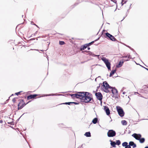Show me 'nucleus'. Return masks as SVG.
<instances>
[{"instance_id": "e433bc0d", "label": "nucleus", "mask_w": 148, "mask_h": 148, "mask_svg": "<svg viewBox=\"0 0 148 148\" xmlns=\"http://www.w3.org/2000/svg\"><path fill=\"white\" fill-rule=\"evenodd\" d=\"M12 101H13V102H15L16 101L15 98H14L13 99H12Z\"/></svg>"}, {"instance_id": "ddd939ff", "label": "nucleus", "mask_w": 148, "mask_h": 148, "mask_svg": "<svg viewBox=\"0 0 148 148\" xmlns=\"http://www.w3.org/2000/svg\"><path fill=\"white\" fill-rule=\"evenodd\" d=\"M37 96V94H34L33 95H30L28 96L27 97V99L29 100L32 98H34L36 97Z\"/></svg>"}, {"instance_id": "c03bdc74", "label": "nucleus", "mask_w": 148, "mask_h": 148, "mask_svg": "<svg viewBox=\"0 0 148 148\" xmlns=\"http://www.w3.org/2000/svg\"><path fill=\"white\" fill-rule=\"evenodd\" d=\"M34 39H35L34 38H33V39H31L30 40H34Z\"/></svg>"}, {"instance_id": "f257e3e1", "label": "nucleus", "mask_w": 148, "mask_h": 148, "mask_svg": "<svg viewBox=\"0 0 148 148\" xmlns=\"http://www.w3.org/2000/svg\"><path fill=\"white\" fill-rule=\"evenodd\" d=\"M92 95L89 92H81L80 99L84 102L87 103L90 101L92 103L93 101L92 100Z\"/></svg>"}, {"instance_id": "c756f323", "label": "nucleus", "mask_w": 148, "mask_h": 148, "mask_svg": "<svg viewBox=\"0 0 148 148\" xmlns=\"http://www.w3.org/2000/svg\"><path fill=\"white\" fill-rule=\"evenodd\" d=\"M125 148H131V147L130 146V145H127L125 147Z\"/></svg>"}, {"instance_id": "72a5a7b5", "label": "nucleus", "mask_w": 148, "mask_h": 148, "mask_svg": "<svg viewBox=\"0 0 148 148\" xmlns=\"http://www.w3.org/2000/svg\"><path fill=\"white\" fill-rule=\"evenodd\" d=\"M113 2L115 3H116L117 2V1L116 0H111Z\"/></svg>"}, {"instance_id": "cd10ccee", "label": "nucleus", "mask_w": 148, "mask_h": 148, "mask_svg": "<svg viewBox=\"0 0 148 148\" xmlns=\"http://www.w3.org/2000/svg\"><path fill=\"white\" fill-rule=\"evenodd\" d=\"M59 44L60 45H63L64 44V42L62 41H60Z\"/></svg>"}, {"instance_id": "7ed1b4c3", "label": "nucleus", "mask_w": 148, "mask_h": 148, "mask_svg": "<svg viewBox=\"0 0 148 148\" xmlns=\"http://www.w3.org/2000/svg\"><path fill=\"white\" fill-rule=\"evenodd\" d=\"M102 60L105 64L109 70H110L111 69V64L109 62L108 60L105 57H102L101 58Z\"/></svg>"}, {"instance_id": "c85d7f7f", "label": "nucleus", "mask_w": 148, "mask_h": 148, "mask_svg": "<svg viewBox=\"0 0 148 148\" xmlns=\"http://www.w3.org/2000/svg\"><path fill=\"white\" fill-rule=\"evenodd\" d=\"M91 56L93 57H95V56H99V55H96L93 53H92L91 55Z\"/></svg>"}, {"instance_id": "58836bf2", "label": "nucleus", "mask_w": 148, "mask_h": 148, "mask_svg": "<svg viewBox=\"0 0 148 148\" xmlns=\"http://www.w3.org/2000/svg\"><path fill=\"white\" fill-rule=\"evenodd\" d=\"M72 103H72V104L73 103H74L75 104H77L78 103H76V102H72Z\"/></svg>"}, {"instance_id": "de8ad7c7", "label": "nucleus", "mask_w": 148, "mask_h": 148, "mask_svg": "<svg viewBox=\"0 0 148 148\" xmlns=\"http://www.w3.org/2000/svg\"><path fill=\"white\" fill-rule=\"evenodd\" d=\"M123 94H125V92H123Z\"/></svg>"}, {"instance_id": "f8f14e48", "label": "nucleus", "mask_w": 148, "mask_h": 148, "mask_svg": "<svg viewBox=\"0 0 148 148\" xmlns=\"http://www.w3.org/2000/svg\"><path fill=\"white\" fill-rule=\"evenodd\" d=\"M104 110L105 111L107 114L108 115L110 114V111L108 108L106 106H104Z\"/></svg>"}, {"instance_id": "2f4dec72", "label": "nucleus", "mask_w": 148, "mask_h": 148, "mask_svg": "<svg viewBox=\"0 0 148 148\" xmlns=\"http://www.w3.org/2000/svg\"><path fill=\"white\" fill-rule=\"evenodd\" d=\"M128 58H130L131 59L132 58L131 56L129 54H128Z\"/></svg>"}, {"instance_id": "4d7b16f0", "label": "nucleus", "mask_w": 148, "mask_h": 148, "mask_svg": "<svg viewBox=\"0 0 148 148\" xmlns=\"http://www.w3.org/2000/svg\"><path fill=\"white\" fill-rule=\"evenodd\" d=\"M0 122H1H1H2V121H0Z\"/></svg>"}, {"instance_id": "2eb2a0df", "label": "nucleus", "mask_w": 148, "mask_h": 148, "mask_svg": "<svg viewBox=\"0 0 148 148\" xmlns=\"http://www.w3.org/2000/svg\"><path fill=\"white\" fill-rule=\"evenodd\" d=\"M129 145H130V146H132L133 148L136 147V144L132 141L130 142L129 143Z\"/></svg>"}, {"instance_id": "412c9836", "label": "nucleus", "mask_w": 148, "mask_h": 148, "mask_svg": "<svg viewBox=\"0 0 148 148\" xmlns=\"http://www.w3.org/2000/svg\"><path fill=\"white\" fill-rule=\"evenodd\" d=\"M139 140L140 143H143L145 141V139L144 138H140Z\"/></svg>"}, {"instance_id": "9d476101", "label": "nucleus", "mask_w": 148, "mask_h": 148, "mask_svg": "<svg viewBox=\"0 0 148 148\" xmlns=\"http://www.w3.org/2000/svg\"><path fill=\"white\" fill-rule=\"evenodd\" d=\"M111 91L113 95H115L116 96L118 95V92L117 90L115 88L112 87V88H110Z\"/></svg>"}, {"instance_id": "9b49d317", "label": "nucleus", "mask_w": 148, "mask_h": 148, "mask_svg": "<svg viewBox=\"0 0 148 148\" xmlns=\"http://www.w3.org/2000/svg\"><path fill=\"white\" fill-rule=\"evenodd\" d=\"M132 136L134 138L136 139L139 140L141 137V135L140 134H134L132 135Z\"/></svg>"}, {"instance_id": "4c0bfd02", "label": "nucleus", "mask_w": 148, "mask_h": 148, "mask_svg": "<svg viewBox=\"0 0 148 148\" xmlns=\"http://www.w3.org/2000/svg\"><path fill=\"white\" fill-rule=\"evenodd\" d=\"M33 23H33V22H31V24H33ZM33 25H36V26L37 27H38V26L37 25H36L35 24H33Z\"/></svg>"}, {"instance_id": "c9c22d12", "label": "nucleus", "mask_w": 148, "mask_h": 148, "mask_svg": "<svg viewBox=\"0 0 148 148\" xmlns=\"http://www.w3.org/2000/svg\"><path fill=\"white\" fill-rule=\"evenodd\" d=\"M56 95L55 94H49V95H47L46 96H51V95L53 96V95Z\"/></svg>"}, {"instance_id": "a878e982", "label": "nucleus", "mask_w": 148, "mask_h": 148, "mask_svg": "<svg viewBox=\"0 0 148 148\" xmlns=\"http://www.w3.org/2000/svg\"><path fill=\"white\" fill-rule=\"evenodd\" d=\"M116 144H117L118 145H119L121 144V142L120 141L118 140H117L116 141Z\"/></svg>"}, {"instance_id": "20e7f679", "label": "nucleus", "mask_w": 148, "mask_h": 148, "mask_svg": "<svg viewBox=\"0 0 148 148\" xmlns=\"http://www.w3.org/2000/svg\"><path fill=\"white\" fill-rule=\"evenodd\" d=\"M116 108L119 115L121 117L123 116H124V113L123 109L119 106H117Z\"/></svg>"}, {"instance_id": "423d86ee", "label": "nucleus", "mask_w": 148, "mask_h": 148, "mask_svg": "<svg viewBox=\"0 0 148 148\" xmlns=\"http://www.w3.org/2000/svg\"><path fill=\"white\" fill-rule=\"evenodd\" d=\"M26 104L23 100H21L18 105V109H22Z\"/></svg>"}, {"instance_id": "473e14b6", "label": "nucleus", "mask_w": 148, "mask_h": 148, "mask_svg": "<svg viewBox=\"0 0 148 148\" xmlns=\"http://www.w3.org/2000/svg\"><path fill=\"white\" fill-rule=\"evenodd\" d=\"M21 92H16L15 93V94L17 95H20Z\"/></svg>"}, {"instance_id": "a18cd8bd", "label": "nucleus", "mask_w": 148, "mask_h": 148, "mask_svg": "<svg viewBox=\"0 0 148 148\" xmlns=\"http://www.w3.org/2000/svg\"><path fill=\"white\" fill-rule=\"evenodd\" d=\"M130 132H131V131L130 130H129L128 133L130 134Z\"/></svg>"}, {"instance_id": "393cba45", "label": "nucleus", "mask_w": 148, "mask_h": 148, "mask_svg": "<svg viewBox=\"0 0 148 148\" xmlns=\"http://www.w3.org/2000/svg\"><path fill=\"white\" fill-rule=\"evenodd\" d=\"M72 103H73L72 102H66L65 103H64L62 104L70 105L71 104H72Z\"/></svg>"}, {"instance_id": "603ef678", "label": "nucleus", "mask_w": 148, "mask_h": 148, "mask_svg": "<svg viewBox=\"0 0 148 148\" xmlns=\"http://www.w3.org/2000/svg\"><path fill=\"white\" fill-rule=\"evenodd\" d=\"M41 51H43V50H40Z\"/></svg>"}, {"instance_id": "a211bd4d", "label": "nucleus", "mask_w": 148, "mask_h": 148, "mask_svg": "<svg viewBox=\"0 0 148 148\" xmlns=\"http://www.w3.org/2000/svg\"><path fill=\"white\" fill-rule=\"evenodd\" d=\"M84 135L87 137L91 136V134L90 132H86Z\"/></svg>"}, {"instance_id": "aec40b11", "label": "nucleus", "mask_w": 148, "mask_h": 148, "mask_svg": "<svg viewBox=\"0 0 148 148\" xmlns=\"http://www.w3.org/2000/svg\"><path fill=\"white\" fill-rule=\"evenodd\" d=\"M122 125H125L127 124V122L125 120H122L121 121Z\"/></svg>"}, {"instance_id": "6e6d98bb", "label": "nucleus", "mask_w": 148, "mask_h": 148, "mask_svg": "<svg viewBox=\"0 0 148 148\" xmlns=\"http://www.w3.org/2000/svg\"><path fill=\"white\" fill-rule=\"evenodd\" d=\"M13 94H12V95H11V96H13Z\"/></svg>"}, {"instance_id": "864d4df0", "label": "nucleus", "mask_w": 148, "mask_h": 148, "mask_svg": "<svg viewBox=\"0 0 148 148\" xmlns=\"http://www.w3.org/2000/svg\"><path fill=\"white\" fill-rule=\"evenodd\" d=\"M84 51H83L82 52H83V53H84Z\"/></svg>"}, {"instance_id": "79ce46f5", "label": "nucleus", "mask_w": 148, "mask_h": 148, "mask_svg": "<svg viewBox=\"0 0 148 148\" xmlns=\"http://www.w3.org/2000/svg\"><path fill=\"white\" fill-rule=\"evenodd\" d=\"M90 47H88V50H90Z\"/></svg>"}, {"instance_id": "f704fd0d", "label": "nucleus", "mask_w": 148, "mask_h": 148, "mask_svg": "<svg viewBox=\"0 0 148 148\" xmlns=\"http://www.w3.org/2000/svg\"><path fill=\"white\" fill-rule=\"evenodd\" d=\"M122 58H128V55H127V56H122Z\"/></svg>"}, {"instance_id": "13d9d810", "label": "nucleus", "mask_w": 148, "mask_h": 148, "mask_svg": "<svg viewBox=\"0 0 148 148\" xmlns=\"http://www.w3.org/2000/svg\"><path fill=\"white\" fill-rule=\"evenodd\" d=\"M0 122H1H1H2V121H0Z\"/></svg>"}, {"instance_id": "f3484780", "label": "nucleus", "mask_w": 148, "mask_h": 148, "mask_svg": "<svg viewBox=\"0 0 148 148\" xmlns=\"http://www.w3.org/2000/svg\"><path fill=\"white\" fill-rule=\"evenodd\" d=\"M110 141L111 142L110 144L111 145L114 147H115L116 146V143L114 141H113L111 140H110Z\"/></svg>"}, {"instance_id": "f03ea898", "label": "nucleus", "mask_w": 148, "mask_h": 148, "mask_svg": "<svg viewBox=\"0 0 148 148\" xmlns=\"http://www.w3.org/2000/svg\"><path fill=\"white\" fill-rule=\"evenodd\" d=\"M101 88L103 91L106 93H108L110 91L109 89H110V88H112V87L110 86L105 81L103 82V85Z\"/></svg>"}, {"instance_id": "8fccbe9b", "label": "nucleus", "mask_w": 148, "mask_h": 148, "mask_svg": "<svg viewBox=\"0 0 148 148\" xmlns=\"http://www.w3.org/2000/svg\"><path fill=\"white\" fill-rule=\"evenodd\" d=\"M61 95H61H60V94H59V95Z\"/></svg>"}, {"instance_id": "3c124183", "label": "nucleus", "mask_w": 148, "mask_h": 148, "mask_svg": "<svg viewBox=\"0 0 148 148\" xmlns=\"http://www.w3.org/2000/svg\"><path fill=\"white\" fill-rule=\"evenodd\" d=\"M131 5H132L131 4L130 5V8L131 7Z\"/></svg>"}, {"instance_id": "bb28decb", "label": "nucleus", "mask_w": 148, "mask_h": 148, "mask_svg": "<svg viewBox=\"0 0 148 148\" xmlns=\"http://www.w3.org/2000/svg\"><path fill=\"white\" fill-rule=\"evenodd\" d=\"M99 39V38H98V39H97L96 40H95L94 41H92L91 42L89 43L88 44H89L90 45H91L92 44H93L94 43L95 41L98 40Z\"/></svg>"}, {"instance_id": "a19ab883", "label": "nucleus", "mask_w": 148, "mask_h": 148, "mask_svg": "<svg viewBox=\"0 0 148 148\" xmlns=\"http://www.w3.org/2000/svg\"><path fill=\"white\" fill-rule=\"evenodd\" d=\"M129 47L130 49H131L132 50H133V49L131 48V47H129H129Z\"/></svg>"}, {"instance_id": "7c9ffc66", "label": "nucleus", "mask_w": 148, "mask_h": 148, "mask_svg": "<svg viewBox=\"0 0 148 148\" xmlns=\"http://www.w3.org/2000/svg\"><path fill=\"white\" fill-rule=\"evenodd\" d=\"M87 52L88 53V54L90 55V56H91V55H92V53L91 52H90V51H87Z\"/></svg>"}, {"instance_id": "dca6fc26", "label": "nucleus", "mask_w": 148, "mask_h": 148, "mask_svg": "<svg viewBox=\"0 0 148 148\" xmlns=\"http://www.w3.org/2000/svg\"><path fill=\"white\" fill-rule=\"evenodd\" d=\"M123 62L124 61L123 60H122L121 61H120L118 64L117 65V67L118 68H119L121 67L122 66Z\"/></svg>"}, {"instance_id": "6ab92c4d", "label": "nucleus", "mask_w": 148, "mask_h": 148, "mask_svg": "<svg viewBox=\"0 0 148 148\" xmlns=\"http://www.w3.org/2000/svg\"><path fill=\"white\" fill-rule=\"evenodd\" d=\"M116 70H112V71H111V73H110V77H111L112 76V75L114 74V73H115V72H116Z\"/></svg>"}, {"instance_id": "5fc2aeb1", "label": "nucleus", "mask_w": 148, "mask_h": 148, "mask_svg": "<svg viewBox=\"0 0 148 148\" xmlns=\"http://www.w3.org/2000/svg\"><path fill=\"white\" fill-rule=\"evenodd\" d=\"M96 79L97 78H96L95 79V80L96 81Z\"/></svg>"}, {"instance_id": "4468645a", "label": "nucleus", "mask_w": 148, "mask_h": 148, "mask_svg": "<svg viewBox=\"0 0 148 148\" xmlns=\"http://www.w3.org/2000/svg\"><path fill=\"white\" fill-rule=\"evenodd\" d=\"M90 45L88 44V43L85 44L84 46L80 48V50L81 51L83 50Z\"/></svg>"}, {"instance_id": "b1692460", "label": "nucleus", "mask_w": 148, "mask_h": 148, "mask_svg": "<svg viewBox=\"0 0 148 148\" xmlns=\"http://www.w3.org/2000/svg\"><path fill=\"white\" fill-rule=\"evenodd\" d=\"M128 144L127 142H124L122 143V146L123 147H126Z\"/></svg>"}, {"instance_id": "5701e85b", "label": "nucleus", "mask_w": 148, "mask_h": 148, "mask_svg": "<svg viewBox=\"0 0 148 148\" xmlns=\"http://www.w3.org/2000/svg\"><path fill=\"white\" fill-rule=\"evenodd\" d=\"M127 2V1H125V0H122V2H121V5L123 6L124 4H125Z\"/></svg>"}, {"instance_id": "0eeeda50", "label": "nucleus", "mask_w": 148, "mask_h": 148, "mask_svg": "<svg viewBox=\"0 0 148 148\" xmlns=\"http://www.w3.org/2000/svg\"><path fill=\"white\" fill-rule=\"evenodd\" d=\"M106 36L108 37L112 41H115L116 40V39L115 38L108 33H106Z\"/></svg>"}, {"instance_id": "37998d69", "label": "nucleus", "mask_w": 148, "mask_h": 148, "mask_svg": "<svg viewBox=\"0 0 148 148\" xmlns=\"http://www.w3.org/2000/svg\"><path fill=\"white\" fill-rule=\"evenodd\" d=\"M144 68L146 69L148 71V69L144 67Z\"/></svg>"}, {"instance_id": "ea45409f", "label": "nucleus", "mask_w": 148, "mask_h": 148, "mask_svg": "<svg viewBox=\"0 0 148 148\" xmlns=\"http://www.w3.org/2000/svg\"><path fill=\"white\" fill-rule=\"evenodd\" d=\"M129 47L130 49H131L132 50H133V49L131 48V47H129H129Z\"/></svg>"}, {"instance_id": "4be33fe9", "label": "nucleus", "mask_w": 148, "mask_h": 148, "mask_svg": "<svg viewBox=\"0 0 148 148\" xmlns=\"http://www.w3.org/2000/svg\"><path fill=\"white\" fill-rule=\"evenodd\" d=\"M97 119L96 118H94L92 121V122L94 124H96L97 121Z\"/></svg>"}, {"instance_id": "09e8293b", "label": "nucleus", "mask_w": 148, "mask_h": 148, "mask_svg": "<svg viewBox=\"0 0 148 148\" xmlns=\"http://www.w3.org/2000/svg\"><path fill=\"white\" fill-rule=\"evenodd\" d=\"M145 148H148V147L147 146V147H145Z\"/></svg>"}, {"instance_id": "1a4fd4ad", "label": "nucleus", "mask_w": 148, "mask_h": 148, "mask_svg": "<svg viewBox=\"0 0 148 148\" xmlns=\"http://www.w3.org/2000/svg\"><path fill=\"white\" fill-rule=\"evenodd\" d=\"M95 95L97 99L100 101L102 100L103 98V96L101 92H98L96 93Z\"/></svg>"}, {"instance_id": "49530a36", "label": "nucleus", "mask_w": 148, "mask_h": 148, "mask_svg": "<svg viewBox=\"0 0 148 148\" xmlns=\"http://www.w3.org/2000/svg\"><path fill=\"white\" fill-rule=\"evenodd\" d=\"M129 60L128 59H127V60H125L126 61H128Z\"/></svg>"}, {"instance_id": "39448f33", "label": "nucleus", "mask_w": 148, "mask_h": 148, "mask_svg": "<svg viewBox=\"0 0 148 148\" xmlns=\"http://www.w3.org/2000/svg\"><path fill=\"white\" fill-rule=\"evenodd\" d=\"M116 135L115 132L113 130H109L107 133V135L109 137H113Z\"/></svg>"}, {"instance_id": "6e6552de", "label": "nucleus", "mask_w": 148, "mask_h": 148, "mask_svg": "<svg viewBox=\"0 0 148 148\" xmlns=\"http://www.w3.org/2000/svg\"><path fill=\"white\" fill-rule=\"evenodd\" d=\"M81 92H79L77 93V94H69L71 95L72 98L73 99L75 98H79L80 99V96Z\"/></svg>"}]
</instances>
